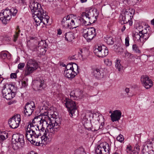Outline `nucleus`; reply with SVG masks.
Returning a JSON list of instances; mask_svg holds the SVG:
<instances>
[{
	"mask_svg": "<svg viewBox=\"0 0 154 154\" xmlns=\"http://www.w3.org/2000/svg\"><path fill=\"white\" fill-rule=\"evenodd\" d=\"M141 81L142 83L145 86L149 85V87H152L153 82L149 77L146 75H143L141 76Z\"/></svg>",
	"mask_w": 154,
	"mask_h": 154,
	"instance_id": "nucleus-21",
	"label": "nucleus"
},
{
	"mask_svg": "<svg viewBox=\"0 0 154 154\" xmlns=\"http://www.w3.org/2000/svg\"><path fill=\"white\" fill-rule=\"evenodd\" d=\"M72 29L76 28L81 24V18H72L71 17Z\"/></svg>",
	"mask_w": 154,
	"mask_h": 154,
	"instance_id": "nucleus-22",
	"label": "nucleus"
},
{
	"mask_svg": "<svg viewBox=\"0 0 154 154\" xmlns=\"http://www.w3.org/2000/svg\"><path fill=\"white\" fill-rule=\"evenodd\" d=\"M17 12L15 8H12L10 9L6 8L3 12L0 13V20L3 24H6L11 19V16H15Z\"/></svg>",
	"mask_w": 154,
	"mask_h": 154,
	"instance_id": "nucleus-1",
	"label": "nucleus"
},
{
	"mask_svg": "<svg viewBox=\"0 0 154 154\" xmlns=\"http://www.w3.org/2000/svg\"><path fill=\"white\" fill-rule=\"evenodd\" d=\"M17 88V87H14V90H13V92L6 95L4 97L7 100H11L15 96L16 93V91H15V90H16Z\"/></svg>",
	"mask_w": 154,
	"mask_h": 154,
	"instance_id": "nucleus-28",
	"label": "nucleus"
},
{
	"mask_svg": "<svg viewBox=\"0 0 154 154\" xmlns=\"http://www.w3.org/2000/svg\"><path fill=\"white\" fill-rule=\"evenodd\" d=\"M5 139V138L4 136H2L0 135V143H2Z\"/></svg>",
	"mask_w": 154,
	"mask_h": 154,
	"instance_id": "nucleus-57",
	"label": "nucleus"
},
{
	"mask_svg": "<svg viewBox=\"0 0 154 154\" xmlns=\"http://www.w3.org/2000/svg\"><path fill=\"white\" fill-rule=\"evenodd\" d=\"M72 64L73 65V68H74V70L75 69H76L77 71H78L79 69H78V66L77 64H76V63H72Z\"/></svg>",
	"mask_w": 154,
	"mask_h": 154,
	"instance_id": "nucleus-56",
	"label": "nucleus"
},
{
	"mask_svg": "<svg viewBox=\"0 0 154 154\" xmlns=\"http://www.w3.org/2000/svg\"><path fill=\"white\" fill-rule=\"evenodd\" d=\"M149 146L147 145H143L142 150V154H149Z\"/></svg>",
	"mask_w": 154,
	"mask_h": 154,
	"instance_id": "nucleus-30",
	"label": "nucleus"
},
{
	"mask_svg": "<svg viewBox=\"0 0 154 154\" xmlns=\"http://www.w3.org/2000/svg\"><path fill=\"white\" fill-rule=\"evenodd\" d=\"M103 125L104 124L101 123V125L99 126V128L98 129H94V130L95 131H97L99 129H101L102 130H103Z\"/></svg>",
	"mask_w": 154,
	"mask_h": 154,
	"instance_id": "nucleus-60",
	"label": "nucleus"
},
{
	"mask_svg": "<svg viewBox=\"0 0 154 154\" xmlns=\"http://www.w3.org/2000/svg\"><path fill=\"white\" fill-rule=\"evenodd\" d=\"M38 138L35 137L33 136H27V138L29 141H30L31 143L34 145L39 146L40 144L39 142H38L37 140V139Z\"/></svg>",
	"mask_w": 154,
	"mask_h": 154,
	"instance_id": "nucleus-24",
	"label": "nucleus"
},
{
	"mask_svg": "<svg viewBox=\"0 0 154 154\" xmlns=\"http://www.w3.org/2000/svg\"><path fill=\"white\" fill-rule=\"evenodd\" d=\"M43 117V116L42 117L41 116H35L32 120V122L33 123H35L38 122H39V123L40 124V122L42 120Z\"/></svg>",
	"mask_w": 154,
	"mask_h": 154,
	"instance_id": "nucleus-37",
	"label": "nucleus"
},
{
	"mask_svg": "<svg viewBox=\"0 0 154 154\" xmlns=\"http://www.w3.org/2000/svg\"><path fill=\"white\" fill-rule=\"evenodd\" d=\"M141 37L142 38V40L143 42V39H144L145 40H147L148 38L150 36V35L149 33H146V34H143V35L141 34Z\"/></svg>",
	"mask_w": 154,
	"mask_h": 154,
	"instance_id": "nucleus-43",
	"label": "nucleus"
},
{
	"mask_svg": "<svg viewBox=\"0 0 154 154\" xmlns=\"http://www.w3.org/2000/svg\"><path fill=\"white\" fill-rule=\"evenodd\" d=\"M42 129H39L38 125H33V124L30 123L28 125V127L26 131V136L27 138V136H33L35 137L39 138L44 133Z\"/></svg>",
	"mask_w": 154,
	"mask_h": 154,
	"instance_id": "nucleus-2",
	"label": "nucleus"
},
{
	"mask_svg": "<svg viewBox=\"0 0 154 154\" xmlns=\"http://www.w3.org/2000/svg\"><path fill=\"white\" fill-rule=\"evenodd\" d=\"M33 82L36 84L37 86H39V87H42L44 85V81L43 80H41V79H39L38 80H35Z\"/></svg>",
	"mask_w": 154,
	"mask_h": 154,
	"instance_id": "nucleus-35",
	"label": "nucleus"
},
{
	"mask_svg": "<svg viewBox=\"0 0 154 154\" xmlns=\"http://www.w3.org/2000/svg\"><path fill=\"white\" fill-rule=\"evenodd\" d=\"M140 33L139 32V33H135L134 35V39L135 40L140 42H143L141 35L140 34Z\"/></svg>",
	"mask_w": 154,
	"mask_h": 154,
	"instance_id": "nucleus-32",
	"label": "nucleus"
},
{
	"mask_svg": "<svg viewBox=\"0 0 154 154\" xmlns=\"http://www.w3.org/2000/svg\"><path fill=\"white\" fill-rule=\"evenodd\" d=\"M29 8L32 11V14L36 16L39 15V14L43 12L44 10L42 8L41 4L37 2H33L30 3Z\"/></svg>",
	"mask_w": 154,
	"mask_h": 154,
	"instance_id": "nucleus-8",
	"label": "nucleus"
},
{
	"mask_svg": "<svg viewBox=\"0 0 154 154\" xmlns=\"http://www.w3.org/2000/svg\"><path fill=\"white\" fill-rule=\"evenodd\" d=\"M20 121V115L17 114L9 119L8 123L11 128L13 129H15L19 126Z\"/></svg>",
	"mask_w": 154,
	"mask_h": 154,
	"instance_id": "nucleus-11",
	"label": "nucleus"
},
{
	"mask_svg": "<svg viewBox=\"0 0 154 154\" xmlns=\"http://www.w3.org/2000/svg\"><path fill=\"white\" fill-rule=\"evenodd\" d=\"M132 50L134 52L136 53L140 54L141 51L139 49L138 46L136 44H134L132 45Z\"/></svg>",
	"mask_w": 154,
	"mask_h": 154,
	"instance_id": "nucleus-36",
	"label": "nucleus"
},
{
	"mask_svg": "<svg viewBox=\"0 0 154 154\" xmlns=\"http://www.w3.org/2000/svg\"><path fill=\"white\" fill-rule=\"evenodd\" d=\"M19 3L21 5H23L25 3V0H18Z\"/></svg>",
	"mask_w": 154,
	"mask_h": 154,
	"instance_id": "nucleus-62",
	"label": "nucleus"
},
{
	"mask_svg": "<svg viewBox=\"0 0 154 154\" xmlns=\"http://www.w3.org/2000/svg\"><path fill=\"white\" fill-rule=\"evenodd\" d=\"M73 65L72 64V63H70L69 64H68L66 66V69L65 70H72L73 68L74 69Z\"/></svg>",
	"mask_w": 154,
	"mask_h": 154,
	"instance_id": "nucleus-44",
	"label": "nucleus"
},
{
	"mask_svg": "<svg viewBox=\"0 0 154 154\" xmlns=\"http://www.w3.org/2000/svg\"><path fill=\"white\" fill-rule=\"evenodd\" d=\"M132 14L130 12H126L125 13L121 14L119 17V22L121 24H128L129 26L132 25L133 22L131 20L133 17Z\"/></svg>",
	"mask_w": 154,
	"mask_h": 154,
	"instance_id": "nucleus-5",
	"label": "nucleus"
},
{
	"mask_svg": "<svg viewBox=\"0 0 154 154\" xmlns=\"http://www.w3.org/2000/svg\"><path fill=\"white\" fill-rule=\"evenodd\" d=\"M0 135L2 136H4L5 137V139H7L8 137V133L5 131L2 132Z\"/></svg>",
	"mask_w": 154,
	"mask_h": 154,
	"instance_id": "nucleus-51",
	"label": "nucleus"
},
{
	"mask_svg": "<svg viewBox=\"0 0 154 154\" xmlns=\"http://www.w3.org/2000/svg\"><path fill=\"white\" fill-rule=\"evenodd\" d=\"M65 40L68 41H72L75 38L73 33L71 32L65 33Z\"/></svg>",
	"mask_w": 154,
	"mask_h": 154,
	"instance_id": "nucleus-25",
	"label": "nucleus"
},
{
	"mask_svg": "<svg viewBox=\"0 0 154 154\" xmlns=\"http://www.w3.org/2000/svg\"><path fill=\"white\" fill-rule=\"evenodd\" d=\"M129 37L128 36L125 39V45L127 47L129 45Z\"/></svg>",
	"mask_w": 154,
	"mask_h": 154,
	"instance_id": "nucleus-48",
	"label": "nucleus"
},
{
	"mask_svg": "<svg viewBox=\"0 0 154 154\" xmlns=\"http://www.w3.org/2000/svg\"><path fill=\"white\" fill-rule=\"evenodd\" d=\"M4 38L5 40H6L8 42L10 41L11 39L10 38L7 36H5Z\"/></svg>",
	"mask_w": 154,
	"mask_h": 154,
	"instance_id": "nucleus-61",
	"label": "nucleus"
},
{
	"mask_svg": "<svg viewBox=\"0 0 154 154\" xmlns=\"http://www.w3.org/2000/svg\"><path fill=\"white\" fill-rule=\"evenodd\" d=\"M82 17H86V20L88 21L89 25L94 23L96 20V19L94 20H92L94 17V14L93 11H89L87 12H83L82 14Z\"/></svg>",
	"mask_w": 154,
	"mask_h": 154,
	"instance_id": "nucleus-13",
	"label": "nucleus"
},
{
	"mask_svg": "<svg viewBox=\"0 0 154 154\" xmlns=\"http://www.w3.org/2000/svg\"><path fill=\"white\" fill-rule=\"evenodd\" d=\"M75 91L76 96L77 97L78 100L79 99H81L82 97V94L83 91L79 89L75 90Z\"/></svg>",
	"mask_w": 154,
	"mask_h": 154,
	"instance_id": "nucleus-33",
	"label": "nucleus"
},
{
	"mask_svg": "<svg viewBox=\"0 0 154 154\" xmlns=\"http://www.w3.org/2000/svg\"><path fill=\"white\" fill-rule=\"evenodd\" d=\"M104 62L105 64L108 66H110L112 64L111 61H109L108 59L105 60H104Z\"/></svg>",
	"mask_w": 154,
	"mask_h": 154,
	"instance_id": "nucleus-49",
	"label": "nucleus"
},
{
	"mask_svg": "<svg viewBox=\"0 0 154 154\" xmlns=\"http://www.w3.org/2000/svg\"><path fill=\"white\" fill-rule=\"evenodd\" d=\"M145 143L146 144L145 145H148V144H149L150 145H152V147L153 143L151 141L149 140H148Z\"/></svg>",
	"mask_w": 154,
	"mask_h": 154,
	"instance_id": "nucleus-59",
	"label": "nucleus"
},
{
	"mask_svg": "<svg viewBox=\"0 0 154 154\" xmlns=\"http://www.w3.org/2000/svg\"><path fill=\"white\" fill-rule=\"evenodd\" d=\"M34 20H35V21L36 23V25H37V26L39 25L40 23H41L40 22V21L38 19H36L35 18H34Z\"/></svg>",
	"mask_w": 154,
	"mask_h": 154,
	"instance_id": "nucleus-55",
	"label": "nucleus"
},
{
	"mask_svg": "<svg viewBox=\"0 0 154 154\" xmlns=\"http://www.w3.org/2000/svg\"><path fill=\"white\" fill-rule=\"evenodd\" d=\"M122 113L119 110H116L111 113L110 116L112 122L119 121L121 117Z\"/></svg>",
	"mask_w": 154,
	"mask_h": 154,
	"instance_id": "nucleus-20",
	"label": "nucleus"
},
{
	"mask_svg": "<svg viewBox=\"0 0 154 154\" xmlns=\"http://www.w3.org/2000/svg\"><path fill=\"white\" fill-rule=\"evenodd\" d=\"M10 77L11 79H14L17 77V74L16 73H11L10 75Z\"/></svg>",
	"mask_w": 154,
	"mask_h": 154,
	"instance_id": "nucleus-52",
	"label": "nucleus"
},
{
	"mask_svg": "<svg viewBox=\"0 0 154 154\" xmlns=\"http://www.w3.org/2000/svg\"><path fill=\"white\" fill-rule=\"evenodd\" d=\"M56 118L51 117L50 119V130L51 132L53 134L59 131L60 129V123L57 122Z\"/></svg>",
	"mask_w": 154,
	"mask_h": 154,
	"instance_id": "nucleus-10",
	"label": "nucleus"
},
{
	"mask_svg": "<svg viewBox=\"0 0 154 154\" xmlns=\"http://www.w3.org/2000/svg\"><path fill=\"white\" fill-rule=\"evenodd\" d=\"M35 108L34 102H27L24 107L23 112L26 116H30L32 113Z\"/></svg>",
	"mask_w": 154,
	"mask_h": 154,
	"instance_id": "nucleus-12",
	"label": "nucleus"
},
{
	"mask_svg": "<svg viewBox=\"0 0 154 154\" xmlns=\"http://www.w3.org/2000/svg\"><path fill=\"white\" fill-rule=\"evenodd\" d=\"M71 15H69L64 17L62 21L61 24L63 27L66 28H69L70 29H72V28L70 27L72 26L71 23Z\"/></svg>",
	"mask_w": 154,
	"mask_h": 154,
	"instance_id": "nucleus-17",
	"label": "nucleus"
},
{
	"mask_svg": "<svg viewBox=\"0 0 154 154\" xmlns=\"http://www.w3.org/2000/svg\"><path fill=\"white\" fill-rule=\"evenodd\" d=\"M116 66L117 69H118V71L121 70V69L122 68V66L120 63V60H116Z\"/></svg>",
	"mask_w": 154,
	"mask_h": 154,
	"instance_id": "nucleus-39",
	"label": "nucleus"
},
{
	"mask_svg": "<svg viewBox=\"0 0 154 154\" xmlns=\"http://www.w3.org/2000/svg\"><path fill=\"white\" fill-rule=\"evenodd\" d=\"M54 134H53L50 131H46L45 130V132L43 134L42 136H40V138H42V141L43 140L47 143L51 140Z\"/></svg>",
	"mask_w": 154,
	"mask_h": 154,
	"instance_id": "nucleus-18",
	"label": "nucleus"
},
{
	"mask_svg": "<svg viewBox=\"0 0 154 154\" xmlns=\"http://www.w3.org/2000/svg\"><path fill=\"white\" fill-rule=\"evenodd\" d=\"M68 59L70 60H76L77 59V58L75 57V55H73L72 56H69L68 57Z\"/></svg>",
	"mask_w": 154,
	"mask_h": 154,
	"instance_id": "nucleus-58",
	"label": "nucleus"
},
{
	"mask_svg": "<svg viewBox=\"0 0 154 154\" xmlns=\"http://www.w3.org/2000/svg\"><path fill=\"white\" fill-rule=\"evenodd\" d=\"M96 35V29L93 27L87 28L83 31V36L88 42H90Z\"/></svg>",
	"mask_w": 154,
	"mask_h": 154,
	"instance_id": "nucleus-9",
	"label": "nucleus"
},
{
	"mask_svg": "<svg viewBox=\"0 0 154 154\" xmlns=\"http://www.w3.org/2000/svg\"><path fill=\"white\" fill-rule=\"evenodd\" d=\"M85 19L86 20V17H83L82 18H81V24L85 26L89 25V23H88V21L87 20H85Z\"/></svg>",
	"mask_w": 154,
	"mask_h": 154,
	"instance_id": "nucleus-42",
	"label": "nucleus"
},
{
	"mask_svg": "<svg viewBox=\"0 0 154 154\" xmlns=\"http://www.w3.org/2000/svg\"><path fill=\"white\" fill-rule=\"evenodd\" d=\"M108 50L107 48H102V50L101 51L102 54H103V56L100 57H103L107 56L108 54Z\"/></svg>",
	"mask_w": 154,
	"mask_h": 154,
	"instance_id": "nucleus-40",
	"label": "nucleus"
},
{
	"mask_svg": "<svg viewBox=\"0 0 154 154\" xmlns=\"http://www.w3.org/2000/svg\"><path fill=\"white\" fill-rule=\"evenodd\" d=\"M91 73L94 77L98 79L103 78L104 75L102 69L98 67L93 68Z\"/></svg>",
	"mask_w": 154,
	"mask_h": 154,
	"instance_id": "nucleus-14",
	"label": "nucleus"
},
{
	"mask_svg": "<svg viewBox=\"0 0 154 154\" xmlns=\"http://www.w3.org/2000/svg\"><path fill=\"white\" fill-rule=\"evenodd\" d=\"M13 90H14L13 89L11 90L10 88L8 89L6 87H4L2 90V94L3 97H4L6 95L13 92Z\"/></svg>",
	"mask_w": 154,
	"mask_h": 154,
	"instance_id": "nucleus-29",
	"label": "nucleus"
},
{
	"mask_svg": "<svg viewBox=\"0 0 154 154\" xmlns=\"http://www.w3.org/2000/svg\"><path fill=\"white\" fill-rule=\"evenodd\" d=\"M102 47L101 46H98L97 48H96L94 50V52L96 55L98 57L103 56V54H102L101 51L102 50Z\"/></svg>",
	"mask_w": 154,
	"mask_h": 154,
	"instance_id": "nucleus-27",
	"label": "nucleus"
},
{
	"mask_svg": "<svg viewBox=\"0 0 154 154\" xmlns=\"http://www.w3.org/2000/svg\"><path fill=\"white\" fill-rule=\"evenodd\" d=\"M110 148L106 142L100 143L98 145L95 150V154H109Z\"/></svg>",
	"mask_w": 154,
	"mask_h": 154,
	"instance_id": "nucleus-6",
	"label": "nucleus"
},
{
	"mask_svg": "<svg viewBox=\"0 0 154 154\" xmlns=\"http://www.w3.org/2000/svg\"><path fill=\"white\" fill-rule=\"evenodd\" d=\"M70 98L72 99L78 100V98L76 96L75 92V91H73L71 92L70 94Z\"/></svg>",
	"mask_w": 154,
	"mask_h": 154,
	"instance_id": "nucleus-38",
	"label": "nucleus"
},
{
	"mask_svg": "<svg viewBox=\"0 0 154 154\" xmlns=\"http://www.w3.org/2000/svg\"><path fill=\"white\" fill-rule=\"evenodd\" d=\"M51 118H50L49 117L46 115V116H43V118L41 121L40 122V125L42 126V130L44 131L45 129V127H47V128L48 127L49 128L50 126V119Z\"/></svg>",
	"mask_w": 154,
	"mask_h": 154,
	"instance_id": "nucleus-19",
	"label": "nucleus"
},
{
	"mask_svg": "<svg viewBox=\"0 0 154 154\" xmlns=\"http://www.w3.org/2000/svg\"><path fill=\"white\" fill-rule=\"evenodd\" d=\"M64 74L65 76L68 79H72L77 75V73L74 71L73 68L72 70H65Z\"/></svg>",
	"mask_w": 154,
	"mask_h": 154,
	"instance_id": "nucleus-23",
	"label": "nucleus"
},
{
	"mask_svg": "<svg viewBox=\"0 0 154 154\" xmlns=\"http://www.w3.org/2000/svg\"><path fill=\"white\" fill-rule=\"evenodd\" d=\"M38 46H34L32 50L33 51H36L38 56L45 54L47 51V44L45 41L42 40L38 42Z\"/></svg>",
	"mask_w": 154,
	"mask_h": 154,
	"instance_id": "nucleus-4",
	"label": "nucleus"
},
{
	"mask_svg": "<svg viewBox=\"0 0 154 154\" xmlns=\"http://www.w3.org/2000/svg\"><path fill=\"white\" fill-rule=\"evenodd\" d=\"M2 57L3 58H5L7 56V54L4 52L2 51L1 53Z\"/></svg>",
	"mask_w": 154,
	"mask_h": 154,
	"instance_id": "nucleus-54",
	"label": "nucleus"
},
{
	"mask_svg": "<svg viewBox=\"0 0 154 154\" xmlns=\"http://www.w3.org/2000/svg\"><path fill=\"white\" fill-rule=\"evenodd\" d=\"M38 19L40 21V22L42 23L45 25H48V21L49 17L48 16L45 11H44L39 14V16H37Z\"/></svg>",
	"mask_w": 154,
	"mask_h": 154,
	"instance_id": "nucleus-15",
	"label": "nucleus"
},
{
	"mask_svg": "<svg viewBox=\"0 0 154 154\" xmlns=\"http://www.w3.org/2000/svg\"><path fill=\"white\" fill-rule=\"evenodd\" d=\"M146 28H145V29H142L141 30H139V32L140 33V34H142V35L143 34H146V33H148L147 31V29Z\"/></svg>",
	"mask_w": 154,
	"mask_h": 154,
	"instance_id": "nucleus-47",
	"label": "nucleus"
},
{
	"mask_svg": "<svg viewBox=\"0 0 154 154\" xmlns=\"http://www.w3.org/2000/svg\"><path fill=\"white\" fill-rule=\"evenodd\" d=\"M22 85L23 87H26L28 86L27 84L25 81L22 82Z\"/></svg>",
	"mask_w": 154,
	"mask_h": 154,
	"instance_id": "nucleus-63",
	"label": "nucleus"
},
{
	"mask_svg": "<svg viewBox=\"0 0 154 154\" xmlns=\"http://www.w3.org/2000/svg\"><path fill=\"white\" fill-rule=\"evenodd\" d=\"M124 138L123 136L121 134H119L117 137L116 139L117 141L122 143L124 140Z\"/></svg>",
	"mask_w": 154,
	"mask_h": 154,
	"instance_id": "nucleus-45",
	"label": "nucleus"
},
{
	"mask_svg": "<svg viewBox=\"0 0 154 154\" xmlns=\"http://www.w3.org/2000/svg\"><path fill=\"white\" fill-rule=\"evenodd\" d=\"M12 139H14L16 142L20 144V147H22L25 144L24 137L23 134H14L12 137Z\"/></svg>",
	"mask_w": 154,
	"mask_h": 154,
	"instance_id": "nucleus-16",
	"label": "nucleus"
},
{
	"mask_svg": "<svg viewBox=\"0 0 154 154\" xmlns=\"http://www.w3.org/2000/svg\"><path fill=\"white\" fill-rule=\"evenodd\" d=\"M125 25H124L123 26V27L121 29V31L122 32H123V31L125 30L126 29V26L127 28H129L130 26H129V25L128 24L127 26H126V24H125Z\"/></svg>",
	"mask_w": 154,
	"mask_h": 154,
	"instance_id": "nucleus-53",
	"label": "nucleus"
},
{
	"mask_svg": "<svg viewBox=\"0 0 154 154\" xmlns=\"http://www.w3.org/2000/svg\"><path fill=\"white\" fill-rule=\"evenodd\" d=\"M38 66L37 61L33 59H30L27 63L26 66V69L24 75H29L36 70Z\"/></svg>",
	"mask_w": 154,
	"mask_h": 154,
	"instance_id": "nucleus-3",
	"label": "nucleus"
},
{
	"mask_svg": "<svg viewBox=\"0 0 154 154\" xmlns=\"http://www.w3.org/2000/svg\"><path fill=\"white\" fill-rule=\"evenodd\" d=\"M104 41L109 45H112L114 43V40L113 38L110 35H107L104 38Z\"/></svg>",
	"mask_w": 154,
	"mask_h": 154,
	"instance_id": "nucleus-26",
	"label": "nucleus"
},
{
	"mask_svg": "<svg viewBox=\"0 0 154 154\" xmlns=\"http://www.w3.org/2000/svg\"><path fill=\"white\" fill-rule=\"evenodd\" d=\"M126 150L128 154L131 153L133 152V150L132 149V147L131 145H127L126 147Z\"/></svg>",
	"mask_w": 154,
	"mask_h": 154,
	"instance_id": "nucleus-46",
	"label": "nucleus"
},
{
	"mask_svg": "<svg viewBox=\"0 0 154 154\" xmlns=\"http://www.w3.org/2000/svg\"><path fill=\"white\" fill-rule=\"evenodd\" d=\"M133 3V5H134L136 4V3H137L139 1V0H131Z\"/></svg>",
	"mask_w": 154,
	"mask_h": 154,
	"instance_id": "nucleus-64",
	"label": "nucleus"
},
{
	"mask_svg": "<svg viewBox=\"0 0 154 154\" xmlns=\"http://www.w3.org/2000/svg\"><path fill=\"white\" fill-rule=\"evenodd\" d=\"M25 66V63H20L18 65V68L21 69L23 68Z\"/></svg>",
	"mask_w": 154,
	"mask_h": 154,
	"instance_id": "nucleus-50",
	"label": "nucleus"
},
{
	"mask_svg": "<svg viewBox=\"0 0 154 154\" xmlns=\"http://www.w3.org/2000/svg\"><path fill=\"white\" fill-rule=\"evenodd\" d=\"M140 149V146L138 144H136L133 151V154H138Z\"/></svg>",
	"mask_w": 154,
	"mask_h": 154,
	"instance_id": "nucleus-34",
	"label": "nucleus"
},
{
	"mask_svg": "<svg viewBox=\"0 0 154 154\" xmlns=\"http://www.w3.org/2000/svg\"><path fill=\"white\" fill-rule=\"evenodd\" d=\"M20 32V30L19 29V26H17L16 29V33L13 36V41L14 42H16L17 40L18 37L19 35Z\"/></svg>",
	"mask_w": 154,
	"mask_h": 154,
	"instance_id": "nucleus-31",
	"label": "nucleus"
},
{
	"mask_svg": "<svg viewBox=\"0 0 154 154\" xmlns=\"http://www.w3.org/2000/svg\"><path fill=\"white\" fill-rule=\"evenodd\" d=\"M84 149L83 148L77 149L75 151V154H85Z\"/></svg>",
	"mask_w": 154,
	"mask_h": 154,
	"instance_id": "nucleus-41",
	"label": "nucleus"
},
{
	"mask_svg": "<svg viewBox=\"0 0 154 154\" xmlns=\"http://www.w3.org/2000/svg\"><path fill=\"white\" fill-rule=\"evenodd\" d=\"M64 101L65 102V104L69 112L70 116L72 117L76 109L75 102L67 98H65Z\"/></svg>",
	"mask_w": 154,
	"mask_h": 154,
	"instance_id": "nucleus-7",
	"label": "nucleus"
}]
</instances>
